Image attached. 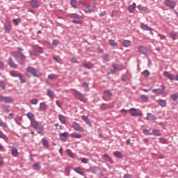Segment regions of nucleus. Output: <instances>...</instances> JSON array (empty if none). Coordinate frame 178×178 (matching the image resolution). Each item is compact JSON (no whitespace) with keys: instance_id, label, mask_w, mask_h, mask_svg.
Wrapping results in <instances>:
<instances>
[{"instance_id":"nucleus-1","label":"nucleus","mask_w":178,"mask_h":178,"mask_svg":"<svg viewBox=\"0 0 178 178\" xmlns=\"http://www.w3.org/2000/svg\"><path fill=\"white\" fill-rule=\"evenodd\" d=\"M31 126H32V127L36 130L38 134H40V136H44V126H42V124H41L37 120H33L31 123Z\"/></svg>"},{"instance_id":"nucleus-2","label":"nucleus","mask_w":178,"mask_h":178,"mask_svg":"<svg viewBox=\"0 0 178 178\" xmlns=\"http://www.w3.org/2000/svg\"><path fill=\"white\" fill-rule=\"evenodd\" d=\"M13 56L15 58V60L19 65H24V59H26V56L23 54L21 51H14L13 52Z\"/></svg>"},{"instance_id":"nucleus-3","label":"nucleus","mask_w":178,"mask_h":178,"mask_svg":"<svg viewBox=\"0 0 178 178\" xmlns=\"http://www.w3.org/2000/svg\"><path fill=\"white\" fill-rule=\"evenodd\" d=\"M75 97L79 99V101H81V102H87L88 99L84 97V95H83L81 92L75 90Z\"/></svg>"},{"instance_id":"nucleus-4","label":"nucleus","mask_w":178,"mask_h":178,"mask_svg":"<svg viewBox=\"0 0 178 178\" xmlns=\"http://www.w3.org/2000/svg\"><path fill=\"white\" fill-rule=\"evenodd\" d=\"M26 71H27V73H30L31 74H33L34 77H39L41 76V74H38L35 68L29 67L26 69Z\"/></svg>"},{"instance_id":"nucleus-5","label":"nucleus","mask_w":178,"mask_h":178,"mask_svg":"<svg viewBox=\"0 0 178 178\" xmlns=\"http://www.w3.org/2000/svg\"><path fill=\"white\" fill-rule=\"evenodd\" d=\"M161 88L153 89L152 92L156 95H163L165 94V86L161 85Z\"/></svg>"},{"instance_id":"nucleus-6","label":"nucleus","mask_w":178,"mask_h":178,"mask_svg":"<svg viewBox=\"0 0 178 178\" xmlns=\"http://www.w3.org/2000/svg\"><path fill=\"white\" fill-rule=\"evenodd\" d=\"M164 4L165 6H168V8H170V9H174L176 8V2L172 0H165L164 1Z\"/></svg>"},{"instance_id":"nucleus-7","label":"nucleus","mask_w":178,"mask_h":178,"mask_svg":"<svg viewBox=\"0 0 178 178\" xmlns=\"http://www.w3.org/2000/svg\"><path fill=\"white\" fill-rule=\"evenodd\" d=\"M129 111V113H131V116H134V117L143 116V113H141V111H137L136 108H131Z\"/></svg>"},{"instance_id":"nucleus-8","label":"nucleus","mask_w":178,"mask_h":178,"mask_svg":"<svg viewBox=\"0 0 178 178\" xmlns=\"http://www.w3.org/2000/svg\"><path fill=\"white\" fill-rule=\"evenodd\" d=\"M72 127L75 131H79V133H83V131H84L83 127H80V124L76 122H72Z\"/></svg>"},{"instance_id":"nucleus-9","label":"nucleus","mask_w":178,"mask_h":178,"mask_svg":"<svg viewBox=\"0 0 178 178\" xmlns=\"http://www.w3.org/2000/svg\"><path fill=\"white\" fill-rule=\"evenodd\" d=\"M112 108H113V104H112L102 103L100 105V109L102 111H106V109H111Z\"/></svg>"},{"instance_id":"nucleus-10","label":"nucleus","mask_w":178,"mask_h":178,"mask_svg":"<svg viewBox=\"0 0 178 178\" xmlns=\"http://www.w3.org/2000/svg\"><path fill=\"white\" fill-rule=\"evenodd\" d=\"M44 52L42 51V48H38V49H34L32 50L31 51L29 52L30 55L33 56H38L40 54H42Z\"/></svg>"},{"instance_id":"nucleus-11","label":"nucleus","mask_w":178,"mask_h":178,"mask_svg":"<svg viewBox=\"0 0 178 178\" xmlns=\"http://www.w3.org/2000/svg\"><path fill=\"white\" fill-rule=\"evenodd\" d=\"M4 30L6 33H10L12 30V24L9 21H7L4 24Z\"/></svg>"},{"instance_id":"nucleus-12","label":"nucleus","mask_w":178,"mask_h":178,"mask_svg":"<svg viewBox=\"0 0 178 178\" xmlns=\"http://www.w3.org/2000/svg\"><path fill=\"white\" fill-rule=\"evenodd\" d=\"M8 65L10 66L13 69H17V65L15 63L12 58H9L8 60Z\"/></svg>"},{"instance_id":"nucleus-13","label":"nucleus","mask_w":178,"mask_h":178,"mask_svg":"<svg viewBox=\"0 0 178 178\" xmlns=\"http://www.w3.org/2000/svg\"><path fill=\"white\" fill-rule=\"evenodd\" d=\"M60 139L61 141H66L67 138H69V133L68 132H64L63 134H59Z\"/></svg>"},{"instance_id":"nucleus-14","label":"nucleus","mask_w":178,"mask_h":178,"mask_svg":"<svg viewBox=\"0 0 178 178\" xmlns=\"http://www.w3.org/2000/svg\"><path fill=\"white\" fill-rule=\"evenodd\" d=\"M69 17H70V19H84V17L77 13L70 14Z\"/></svg>"},{"instance_id":"nucleus-15","label":"nucleus","mask_w":178,"mask_h":178,"mask_svg":"<svg viewBox=\"0 0 178 178\" xmlns=\"http://www.w3.org/2000/svg\"><path fill=\"white\" fill-rule=\"evenodd\" d=\"M163 76L164 77H167V79H168L169 80H175V76L169 74V72H168L167 71H165L163 72Z\"/></svg>"},{"instance_id":"nucleus-16","label":"nucleus","mask_w":178,"mask_h":178,"mask_svg":"<svg viewBox=\"0 0 178 178\" xmlns=\"http://www.w3.org/2000/svg\"><path fill=\"white\" fill-rule=\"evenodd\" d=\"M74 170L76 172V173H79V175H81V176H84L85 175L84 170L80 168V167L75 168Z\"/></svg>"},{"instance_id":"nucleus-17","label":"nucleus","mask_w":178,"mask_h":178,"mask_svg":"<svg viewBox=\"0 0 178 178\" xmlns=\"http://www.w3.org/2000/svg\"><path fill=\"white\" fill-rule=\"evenodd\" d=\"M156 102L160 106H161V108H165V106H166V100L159 99L156 100Z\"/></svg>"},{"instance_id":"nucleus-18","label":"nucleus","mask_w":178,"mask_h":178,"mask_svg":"<svg viewBox=\"0 0 178 178\" xmlns=\"http://www.w3.org/2000/svg\"><path fill=\"white\" fill-rule=\"evenodd\" d=\"M3 101L6 104H10V102H13L14 100L11 97H3Z\"/></svg>"},{"instance_id":"nucleus-19","label":"nucleus","mask_w":178,"mask_h":178,"mask_svg":"<svg viewBox=\"0 0 178 178\" xmlns=\"http://www.w3.org/2000/svg\"><path fill=\"white\" fill-rule=\"evenodd\" d=\"M152 134L156 137H160L161 136H162V132H161V130L159 129H154L152 131Z\"/></svg>"},{"instance_id":"nucleus-20","label":"nucleus","mask_w":178,"mask_h":178,"mask_svg":"<svg viewBox=\"0 0 178 178\" xmlns=\"http://www.w3.org/2000/svg\"><path fill=\"white\" fill-rule=\"evenodd\" d=\"M140 28L146 31H151V28L144 23H140Z\"/></svg>"},{"instance_id":"nucleus-21","label":"nucleus","mask_w":178,"mask_h":178,"mask_svg":"<svg viewBox=\"0 0 178 178\" xmlns=\"http://www.w3.org/2000/svg\"><path fill=\"white\" fill-rule=\"evenodd\" d=\"M92 9H94V6L91 4H88V6L85 8V12L90 13V12H92Z\"/></svg>"},{"instance_id":"nucleus-22","label":"nucleus","mask_w":178,"mask_h":178,"mask_svg":"<svg viewBox=\"0 0 178 178\" xmlns=\"http://www.w3.org/2000/svg\"><path fill=\"white\" fill-rule=\"evenodd\" d=\"M58 119H59L60 122H61V123H63V124H66V118L63 115L60 114L58 115Z\"/></svg>"},{"instance_id":"nucleus-23","label":"nucleus","mask_w":178,"mask_h":178,"mask_svg":"<svg viewBox=\"0 0 178 178\" xmlns=\"http://www.w3.org/2000/svg\"><path fill=\"white\" fill-rule=\"evenodd\" d=\"M122 45L125 48H128V47H130V45H131V41L125 40L122 42Z\"/></svg>"},{"instance_id":"nucleus-24","label":"nucleus","mask_w":178,"mask_h":178,"mask_svg":"<svg viewBox=\"0 0 178 178\" xmlns=\"http://www.w3.org/2000/svg\"><path fill=\"white\" fill-rule=\"evenodd\" d=\"M11 154L13 156L17 158V156H19V150H17L16 148H14L11 150Z\"/></svg>"},{"instance_id":"nucleus-25","label":"nucleus","mask_w":178,"mask_h":178,"mask_svg":"<svg viewBox=\"0 0 178 178\" xmlns=\"http://www.w3.org/2000/svg\"><path fill=\"white\" fill-rule=\"evenodd\" d=\"M136 10V3H134L133 4H131V6H129L128 7V10L129 12V13H133V12H134V10Z\"/></svg>"},{"instance_id":"nucleus-26","label":"nucleus","mask_w":178,"mask_h":178,"mask_svg":"<svg viewBox=\"0 0 178 178\" xmlns=\"http://www.w3.org/2000/svg\"><path fill=\"white\" fill-rule=\"evenodd\" d=\"M47 95H48V97H49V98H51V99H54V98H55V94L54 93V92L52 90H47Z\"/></svg>"},{"instance_id":"nucleus-27","label":"nucleus","mask_w":178,"mask_h":178,"mask_svg":"<svg viewBox=\"0 0 178 178\" xmlns=\"http://www.w3.org/2000/svg\"><path fill=\"white\" fill-rule=\"evenodd\" d=\"M26 116L31 120V122H33V120H35V119H34L35 115L33 114V113H28L26 114Z\"/></svg>"},{"instance_id":"nucleus-28","label":"nucleus","mask_w":178,"mask_h":178,"mask_svg":"<svg viewBox=\"0 0 178 178\" xmlns=\"http://www.w3.org/2000/svg\"><path fill=\"white\" fill-rule=\"evenodd\" d=\"M10 76H12L13 77H18L19 76H20L21 73H19L17 71H11L10 72Z\"/></svg>"},{"instance_id":"nucleus-29","label":"nucleus","mask_w":178,"mask_h":178,"mask_svg":"<svg viewBox=\"0 0 178 178\" xmlns=\"http://www.w3.org/2000/svg\"><path fill=\"white\" fill-rule=\"evenodd\" d=\"M98 171V167H91L88 170V172H90V173H97Z\"/></svg>"},{"instance_id":"nucleus-30","label":"nucleus","mask_w":178,"mask_h":178,"mask_svg":"<svg viewBox=\"0 0 178 178\" xmlns=\"http://www.w3.org/2000/svg\"><path fill=\"white\" fill-rule=\"evenodd\" d=\"M71 137H72V138H81V134L76 133V132H74L71 134Z\"/></svg>"},{"instance_id":"nucleus-31","label":"nucleus","mask_w":178,"mask_h":178,"mask_svg":"<svg viewBox=\"0 0 178 178\" xmlns=\"http://www.w3.org/2000/svg\"><path fill=\"white\" fill-rule=\"evenodd\" d=\"M138 51L144 54V52H147V48H145V47L143 46H139L138 47Z\"/></svg>"},{"instance_id":"nucleus-32","label":"nucleus","mask_w":178,"mask_h":178,"mask_svg":"<svg viewBox=\"0 0 178 178\" xmlns=\"http://www.w3.org/2000/svg\"><path fill=\"white\" fill-rule=\"evenodd\" d=\"M147 120H155V115L148 113L147 114V118H146Z\"/></svg>"},{"instance_id":"nucleus-33","label":"nucleus","mask_w":178,"mask_h":178,"mask_svg":"<svg viewBox=\"0 0 178 178\" xmlns=\"http://www.w3.org/2000/svg\"><path fill=\"white\" fill-rule=\"evenodd\" d=\"M30 3L32 8H38V2H37V1H31Z\"/></svg>"},{"instance_id":"nucleus-34","label":"nucleus","mask_w":178,"mask_h":178,"mask_svg":"<svg viewBox=\"0 0 178 178\" xmlns=\"http://www.w3.org/2000/svg\"><path fill=\"white\" fill-rule=\"evenodd\" d=\"M81 119L83 120L87 124H90L91 122L90 121V119L86 115H81Z\"/></svg>"},{"instance_id":"nucleus-35","label":"nucleus","mask_w":178,"mask_h":178,"mask_svg":"<svg viewBox=\"0 0 178 178\" xmlns=\"http://www.w3.org/2000/svg\"><path fill=\"white\" fill-rule=\"evenodd\" d=\"M40 111H47V105L45 103L42 102L40 104Z\"/></svg>"},{"instance_id":"nucleus-36","label":"nucleus","mask_w":178,"mask_h":178,"mask_svg":"<svg viewBox=\"0 0 178 178\" xmlns=\"http://www.w3.org/2000/svg\"><path fill=\"white\" fill-rule=\"evenodd\" d=\"M108 42L111 47H118V42H115L113 39L109 40Z\"/></svg>"},{"instance_id":"nucleus-37","label":"nucleus","mask_w":178,"mask_h":178,"mask_svg":"<svg viewBox=\"0 0 178 178\" xmlns=\"http://www.w3.org/2000/svg\"><path fill=\"white\" fill-rule=\"evenodd\" d=\"M114 156L118 158L119 159H122V153L120 152H114Z\"/></svg>"},{"instance_id":"nucleus-38","label":"nucleus","mask_w":178,"mask_h":178,"mask_svg":"<svg viewBox=\"0 0 178 178\" xmlns=\"http://www.w3.org/2000/svg\"><path fill=\"white\" fill-rule=\"evenodd\" d=\"M18 77H19V79L20 80V82L22 83H26V78H24V74H21L19 75Z\"/></svg>"},{"instance_id":"nucleus-39","label":"nucleus","mask_w":178,"mask_h":178,"mask_svg":"<svg viewBox=\"0 0 178 178\" xmlns=\"http://www.w3.org/2000/svg\"><path fill=\"white\" fill-rule=\"evenodd\" d=\"M0 138H3L5 141H8V136L5 135L2 131H0Z\"/></svg>"},{"instance_id":"nucleus-40","label":"nucleus","mask_w":178,"mask_h":178,"mask_svg":"<svg viewBox=\"0 0 178 178\" xmlns=\"http://www.w3.org/2000/svg\"><path fill=\"white\" fill-rule=\"evenodd\" d=\"M104 97L106 98H109L110 97H112V93L110 92L108 90H105L104 91Z\"/></svg>"},{"instance_id":"nucleus-41","label":"nucleus","mask_w":178,"mask_h":178,"mask_svg":"<svg viewBox=\"0 0 178 178\" xmlns=\"http://www.w3.org/2000/svg\"><path fill=\"white\" fill-rule=\"evenodd\" d=\"M70 5L72 6V8H77V1H76V0H71Z\"/></svg>"},{"instance_id":"nucleus-42","label":"nucleus","mask_w":178,"mask_h":178,"mask_svg":"<svg viewBox=\"0 0 178 178\" xmlns=\"http://www.w3.org/2000/svg\"><path fill=\"white\" fill-rule=\"evenodd\" d=\"M143 134L145 136H152V134L149 129H143Z\"/></svg>"},{"instance_id":"nucleus-43","label":"nucleus","mask_w":178,"mask_h":178,"mask_svg":"<svg viewBox=\"0 0 178 178\" xmlns=\"http://www.w3.org/2000/svg\"><path fill=\"white\" fill-rule=\"evenodd\" d=\"M33 169L35 170H40V169H41V166H40V164H38V163H35V164H33Z\"/></svg>"},{"instance_id":"nucleus-44","label":"nucleus","mask_w":178,"mask_h":178,"mask_svg":"<svg viewBox=\"0 0 178 178\" xmlns=\"http://www.w3.org/2000/svg\"><path fill=\"white\" fill-rule=\"evenodd\" d=\"M67 154L70 156V158H74V154L72 152V150L70 149H67Z\"/></svg>"},{"instance_id":"nucleus-45","label":"nucleus","mask_w":178,"mask_h":178,"mask_svg":"<svg viewBox=\"0 0 178 178\" xmlns=\"http://www.w3.org/2000/svg\"><path fill=\"white\" fill-rule=\"evenodd\" d=\"M138 8L139 9V10H145V11L148 10V7H145L141 5L138 6Z\"/></svg>"},{"instance_id":"nucleus-46","label":"nucleus","mask_w":178,"mask_h":178,"mask_svg":"<svg viewBox=\"0 0 178 178\" xmlns=\"http://www.w3.org/2000/svg\"><path fill=\"white\" fill-rule=\"evenodd\" d=\"M142 74L143 75V77H148V76H149L150 73H149V71L146 70L142 72Z\"/></svg>"},{"instance_id":"nucleus-47","label":"nucleus","mask_w":178,"mask_h":178,"mask_svg":"<svg viewBox=\"0 0 178 178\" xmlns=\"http://www.w3.org/2000/svg\"><path fill=\"white\" fill-rule=\"evenodd\" d=\"M84 67H86V69H92L94 67V65L90 63H86L83 65Z\"/></svg>"},{"instance_id":"nucleus-48","label":"nucleus","mask_w":178,"mask_h":178,"mask_svg":"<svg viewBox=\"0 0 178 178\" xmlns=\"http://www.w3.org/2000/svg\"><path fill=\"white\" fill-rule=\"evenodd\" d=\"M140 99H142V101L143 102H147V101H148V97L145 95H143L141 97H140Z\"/></svg>"},{"instance_id":"nucleus-49","label":"nucleus","mask_w":178,"mask_h":178,"mask_svg":"<svg viewBox=\"0 0 178 178\" xmlns=\"http://www.w3.org/2000/svg\"><path fill=\"white\" fill-rule=\"evenodd\" d=\"M2 108L4 109V111L6 113H9V112L10 111L9 110V106H8V105H3Z\"/></svg>"},{"instance_id":"nucleus-50","label":"nucleus","mask_w":178,"mask_h":178,"mask_svg":"<svg viewBox=\"0 0 178 178\" xmlns=\"http://www.w3.org/2000/svg\"><path fill=\"white\" fill-rule=\"evenodd\" d=\"M42 141L43 143L44 147H45L46 148H49V145H48V141H47V140L42 139Z\"/></svg>"},{"instance_id":"nucleus-51","label":"nucleus","mask_w":178,"mask_h":178,"mask_svg":"<svg viewBox=\"0 0 178 178\" xmlns=\"http://www.w3.org/2000/svg\"><path fill=\"white\" fill-rule=\"evenodd\" d=\"M0 126L1 127H3V129H6V127H8V124H6V122H3L2 120H0Z\"/></svg>"},{"instance_id":"nucleus-52","label":"nucleus","mask_w":178,"mask_h":178,"mask_svg":"<svg viewBox=\"0 0 178 178\" xmlns=\"http://www.w3.org/2000/svg\"><path fill=\"white\" fill-rule=\"evenodd\" d=\"M56 77H58V76L55 75V74H51L48 76L49 80H54V79H56Z\"/></svg>"},{"instance_id":"nucleus-53","label":"nucleus","mask_w":178,"mask_h":178,"mask_svg":"<svg viewBox=\"0 0 178 178\" xmlns=\"http://www.w3.org/2000/svg\"><path fill=\"white\" fill-rule=\"evenodd\" d=\"M170 37H171L172 40H177V34H176L175 33H171Z\"/></svg>"},{"instance_id":"nucleus-54","label":"nucleus","mask_w":178,"mask_h":178,"mask_svg":"<svg viewBox=\"0 0 178 178\" xmlns=\"http://www.w3.org/2000/svg\"><path fill=\"white\" fill-rule=\"evenodd\" d=\"M33 105H37L38 104V100L37 99H33L31 102Z\"/></svg>"},{"instance_id":"nucleus-55","label":"nucleus","mask_w":178,"mask_h":178,"mask_svg":"<svg viewBox=\"0 0 178 178\" xmlns=\"http://www.w3.org/2000/svg\"><path fill=\"white\" fill-rule=\"evenodd\" d=\"M81 161L82 163H88V159L86 158H81Z\"/></svg>"},{"instance_id":"nucleus-56","label":"nucleus","mask_w":178,"mask_h":178,"mask_svg":"<svg viewBox=\"0 0 178 178\" xmlns=\"http://www.w3.org/2000/svg\"><path fill=\"white\" fill-rule=\"evenodd\" d=\"M13 22L14 24H15V26H19V22H20V19H13Z\"/></svg>"},{"instance_id":"nucleus-57","label":"nucleus","mask_w":178,"mask_h":178,"mask_svg":"<svg viewBox=\"0 0 178 178\" xmlns=\"http://www.w3.org/2000/svg\"><path fill=\"white\" fill-rule=\"evenodd\" d=\"M72 63H79V61L77 60V58L75 57L71 58Z\"/></svg>"},{"instance_id":"nucleus-58","label":"nucleus","mask_w":178,"mask_h":178,"mask_svg":"<svg viewBox=\"0 0 178 178\" xmlns=\"http://www.w3.org/2000/svg\"><path fill=\"white\" fill-rule=\"evenodd\" d=\"M103 59L104 60H106V62H108V60H109V56L108 54H105L104 56H103Z\"/></svg>"},{"instance_id":"nucleus-59","label":"nucleus","mask_w":178,"mask_h":178,"mask_svg":"<svg viewBox=\"0 0 178 178\" xmlns=\"http://www.w3.org/2000/svg\"><path fill=\"white\" fill-rule=\"evenodd\" d=\"M159 141L160 143H161V144H166V140L165 139V138H160Z\"/></svg>"},{"instance_id":"nucleus-60","label":"nucleus","mask_w":178,"mask_h":178,"mask_svg":"<svg viewBox=\"0 0 178 178\" xmlns=\"http://www.w3.org/2000/svg\"><path fill=\"white\" fill-rule=\"evenodd\" d=\"M6 84L5 82L3 81H0V87H1V88H3V90H5V87H6Z\"/></svg>"},{"instance_id":"nucleus-61","label":"nucleus","mask_w":178,"mask_h":178,"mask_svg":"<svg viewBox=\"0 0 178 178\" xmlns=\"http://www.w3.org/2000/svg\"><path fill=\"white\" fill-rule=\"evenodd\" d=\"M72 23H74L75 24H83L82 21H77V20H72Z\"/></svg>"},{"instance_id":"nucleus-62","label":"nucleus","mask_w":178,"mask_h":178,"mask_svg":"<svg viewBox=\"0 0 178 178\" xmlns=\"http://www.w3.org/2000/svg\"><path fill=\"white\" fill-rule=\"evenodd\" d=\"M13 113H10L8 116V119H9L10 120H12V119H13Z\"/></svg>"},{"instance_id":"nucleus-63","label":"nucleus","mask_w":178,"mask_h":178,"mask_svg":"<svg viewBox=\"0 0 178 178\" xmlns=\"http://www.w3.org/2000/svg\"><path fill=\"white\" fill-rule=\"evenodd\" d=\"M52 44L53 45H58V44H59V41L58 40H54Z\"/></svg>"},{"instance_id":"nucleus-64","label":"nucleus","mask_w":178,"mask_h":178,"mask_svg":"<svg viewBox=\"0 0 178 178\" xmlns=\"http://www.w3.org/2000/svg\"><path fill=\"white\" fill-rule=\"evenodd\" d=\"M123 178H133V177H131V175L129 174H126L124 175Z\"/></svg>"}]
</instances>
